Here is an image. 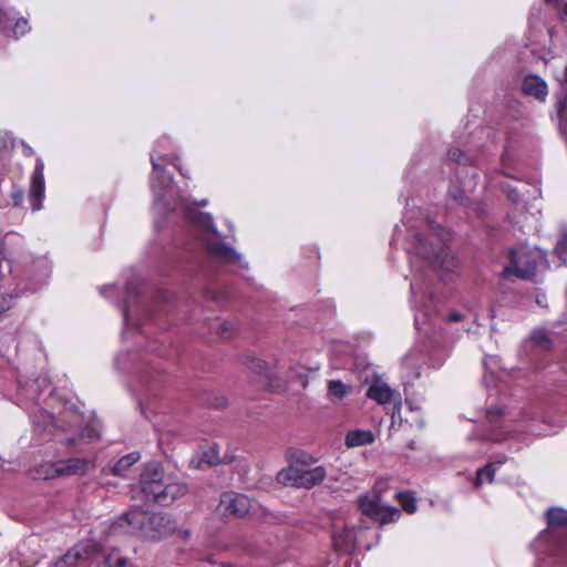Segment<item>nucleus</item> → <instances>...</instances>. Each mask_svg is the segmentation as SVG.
<instances>
[{
	"label": "nucleus",
	"instance_id": "obj_1",
	"mask_svg": "<svg viewBox=\"0 0 567 567\" xmlns=\"http://www.w3.org/2000/svg\"><path fill=\"white\" fill-rule=\"evenodd\" d=\"M125 527L126 533L140 534L151 540H161L176 532V524L171 515L161 512L150 514L140 509L131 511L113 523L111 534H118Z\"/></svg>",
	"mask_w": 567,
	"mask_h": 567
},
{
	"label": "nucleus",
	"instance_id": "obj_2",
	"mask_svg": "<svg viewBox=\"0 0 567 567\" xmlns=\"http://www.w3.org/2000/svg\"><path fill=\"white\" fill-rule=\"evenodd\" d=\"M140 484L145 498L161 506L172 505L188 492L185 483L165 478L163 468L155 463L145 467Z\"/></svg>",
	"mask_w": 567,
	"mask_h": 567
},
{
	"label": "nucleus",
	"instance_id": "obj_3",
	"mask_svg": "<svg viewBox=\"0 0 567 567\" xmlns=\"http://www.w3.org/2000/svg\"><path fill=\"white\" fill-rule=\"evenodd\" d=\"M543 259L542 251L519 246L509 251V261L503 269L506 279L530 280L534 278L538 262Z\"/></svg>",
	"mask_w": 567,
	"mask_h": 567
},
{
	"label": "nucleus",
	"instance_id": "obj_4",
	"mask_svg": "<svg viewBox=\"0 0 567 567\" xmlns=\"http://www.w3.org/2000/svg\"><path fill=\"white\" fill-rule=\"evenodd\" d=\"M194 223L202 227L207 236L205 245L210 257L221 262H233L239 258L231 247L220 243L216 237H210V235H215L216 231L212 217L208 214L199 213L195 217Z\"/></svg>",
	"mask_w": 567,
	"mask_h": 567
},
{
	"label": "nucleus",
	"instance_id": "obj_5",
	"mask_svg": "<svg viewBox=\"0 0 567 567\" xmlns=\"http://www.w3.org/2000/svg\"><path fill=\"white\" fill-rule=\"evenodd\" d=\"M414 238V249L416 254L426 259L434 268H439L447 272L453 271L456 268L457 262L446 247L440 246L439 248H434L433 245L419 233L415 234Z\"/></svg>",
	"mask_w": 567,
	"mask_h": 567
},
{
	"label": "nucleus",
	"instance_id": "obj_6",
	"mask_svg": "<svg viewBox=\"0 0 567 567\" xmlns=\"http://www.w3.org/2000/svg\"><path fill=\"white\" fill-rule=\"evenodd\" d=\"M358 505L362 514L369 516L381 525L395 522L401 516V512L396 507L383 505L379 494L372 498L369 496L359 497Z\"/></svg>",
	"mask_w": 567,
	"mask_h": 567
},
{
	"label": "nucleus",
	"instance_id": "obj_7",
	"mask_svg": "<svg viewBox=\"0 0 567 567\" xmlns=\"http://www.w3.org/2000/svg\"><path fill=\"white\" fill-rule=\"evenodd\" d=\"M251 508L250 499L244 494L225 493L219 503V509L224 514L235 517H244Z\"/></svg>",
	"mask_w": 567,
	"mask_h": 567
},
{
	"label": "nucleus",
	"instance_id": "obj_8",
	"mask_svg": "<svg viewBox=\"0 0 567 567\" xmlns=\"http://www.w3.org/2000/svg\"><path fill=\"white\" fill-rule=\"evenodd\" d=\"M30 31L29 21L24 18H17L0 9V32L6 37L18 39Z\"/></svg>",
	"mask_w": 567,
	"mask_h": 567
},
{
	"label": "nucleus",
	"instance_id": "obj_9",
	"mask_svg": "<svg viewBox=\"0 0 567 567\" xmlns=\"http://www.w3.org/2000/svg\"><path fill=\"white\" fill-rule=\"evenodd\" d=\"M367 396L377 401L379 404H386L394 402V410L400 412L401 410V395L392 390L385 382L375 380L368 389Z\"/></svg>",
	"mask_w": 567,
	"mask_h": 567
},
{
	"label": "nucleus",
	"instance_id": "obj_10",
	"mask_svg": "<svg viewBox=\"0 0 567 567\" xmlns=\"http://www.w3.org/2000/svg\"><path fill=\"white\" fill-rule=\"evenodd\" d=\"M94 467L89 458H70L52 465L56 476L84 475Z\"/></svg>",
	"mask_w": 567,
	"mask_h": 567
},
{
	"label": "nucleus",
	"instance_id": "obj_11",
	"mask_svg": "<svg viewBox=\"0 0 567 567\" xmlns=\"http://www.w3.org/2000/svg\"><path fill=\"white\" fill-rule=\"evenodd\" d=\"M44 197V175L43 164L38 163L31 177V185L29 190V199L31 202L32 210L37 212L42 207V199Z\"/></svg>",
	"mask_w": 567,
	"mask_h": 567
},
{
	"label": "nucleus",
	"instance_id": "obj_12",
	"mask_svg": "<svg viewBox=\"0 0 567 567\" xmlns=\"http://www.w3.org/2000/svg\"><path fill=\"white\" fill-rule=\"evenodd\" d=\"M524 94L534 96L538 101H545L548 90L546 83L536 75H527L522 85Z\"/></svg>",
	"mask_w": 567,
	"mask_h": 567
},
{
	"label": "nucleus",
	"instance_id": "obj_13",
	"mask_svg": "<svg viewBox=\"0 0 567 567\" xmlns=\"http://www.w3.org/2000/svg\"><path fill=\"white\" fill-rule=\"evenodd\" d=\"M97 550H99L97 545L92 542L81 544V545L74 547L73 549L69 550L63 556L61 561L58 563V566H60L61 564L74 565L78 560L85 559L91 554H94Z\"/></svg>",
	"mask_w": 567,
	"mask_h": 567
},
{
	"label": "nucleus",
	"instance_id": "obj_14",
	"mask_svg": "<svg viewBox=\"0 0 567 567\" xmlns=\"http://www.w3.org/2000/svg\"><path fill=\"white\" fill-rule=\"evenodd\" d=\"M327 476V471L323 466L319 465L313 468H301V477L299 482L300 488L310 489L321 484Z\"/></svg>",
	"mask_w": 567,
	"mask_h": 567
},
{
	"label": "nucleus",
	"instance_id": "obj_15",
	"mask_svg": "<svg viewBox=\"0 0 567 567\" xmlns=\"http://www.w3.org/2000/svg\"><path fill=\"white\" fill-rule=\"evenodd\" d=\"M374 442V434L369 430H353L348 432L346 436V445L348 447H357L368 445Z\"/></svg>",
	"mask_w": 567,
	"mask_h": 567
},
{
	"label": "nucleus",
	"instance_id": "obj_16",
	"mask_svg": "<svg viewBox=\"0 0 567 567\" xmlns=\"http://www.w3.org/2000/svg\"><path fill=\"white\" fill-rule=\"evenodd\" d=\"M301 477V468L298 466H288L287 468L281 470L277 475V481L286 486L299 487V482Z\"/></svg>",
	"mask_w": 567,
	"mask_h": 567
},
{
	"label": "nucleus",
	"instance_id": "obj_17",
	"mask_svg": "<svg viewBox=\"0 0 567 567\" xmlns=\"http://www.w3.org/2000/svg\"><path fill=\"white\" fill-rule=\"evenodd\" d=\"M504 463V461H495L486 464L480 468L476 473L475 486H481L484 482L492 483L494 481L497 468Z\"/></svg>",
	"mask_w": 567,
	"mask_h": 567
},
{
	"label": "nucleus",
	"instance_id": "obj_18",
	"mask_svg": "<svg viewBox=\"0 0 567 567\" xmlns=\"http://www.w3.org/2000/svg\"><path fill=\"white\" fill-rule=\"evenodd\" d=\"M140 460L137 453H131L121 457L112 467L111 473L116 476L124 477L126 471Z\"/></svg>",
	"mask_w": 567,
	"mask_h": 567
},
{
	"label": "nucleus",
	"instance_id": "obj_19",
	"mask_svg": "<svg viewBox=\"0 0 567 567\" xmlns=\"http://www.w3.org/2000/svg\"><path fill=\"white\" fill-rule=\"evenodd\" d=\"M351 391V386L343 383L340 380H330L328 382V398L330 400L341 401L346 398Z\"/></svg>",
	"mask_w": 567,
	"mask_h": 567
},
{
	"label": "nucleus",
	"instance_id": "obj_20",
	"mask_svg": "<svg viewBox=\"0 0 567 567\" xmlns=\"http://www.w3.org/2000/svg\"><path fill=\"white\" fill-rule=\"evenodd\" d=\"M547 524L550 528L567 527V512L561 508H551L547 512Z\"/></svg>",
	"mask_w": 567,
	"mask_h": 567
},
{
	"label": "nucleus",
	"instance_id": "obj_21",
	"mask_svg": "<svg viewBox=\"0 0 567 567\" xmlns=\"http://www.w3.org/2000/svg\"><path fill=\"white\" fill-rule=\"evenodd\" d=\"M97 439V434L93 427L85 426L81 430L79 436H71L66 440V445L74 447L80 441L92 442Z\"/></svg>",
	"mask_w": 567,
	"mask_h": 567
},
{
	"label": "nucleus",
	"instance_id": "obj_22",
	"mask_svg": "<svg viewBox=\"0 0 567 567\" xmlns=\"http://www.w3.org/2000/svg\"><path fill=\"white\" fill-rule=\"evenodd\" d=\"M396 499L406 513L413 514L416 511V499L411 492L398 493Z\"/></svg>",
	"mask_w": 567,
	"mask_h": 567
},
{
	"label": "nucleus",
	"instance_id": "obj_23",
	"mask_svg": "<svg viewBox=\"0 0 567 567\" xmlns=\"http://www.w3.org/2000/svg\"><path fill=\"white\" fill-rule=\"evenodd\" d=\"M234 460L233 456L225 455L220 457L216 447H210L208 451L203 453V461L209 465H217L221 463H230Z\"/></svg>",
	"mask_w": 567,
	"mask_h": 567
},
{
	"label": "nucleus",
	"instance_id": "obj_24",
	"mask_svg": "<svg viewBox=\"0 0 567 567\" xmlns=\"http://www.w3.org/2000/svg\"><path fill=\"white\" fill-rule=\"evenodd\" d=\"M555 252L564 264L567 262V229L561 230L555 246Z\"/></svg>",
	"mask_w": 567,
	"mask_h": 567
},
{
	"label": "nucleus",
	"instance_id": "obj_25",
	"mask_svg": "<svg viewBox=\"0 0 567 567\" xmlns=\"http://www.w3.org/2000/svg\"><path fill=\"white\" fill-rule=\"evenodd\" d=\"M105 564L107 567H131L130 561L118 553H111L105 558Z\"/></svg>",
	"mask_w": 567,
	"mask_h": 567
},
{
	"label": "nucleus",
	"instance_id": "obj_26",
	"mask_svg": "<svg viewBox=\"0 0 567 567\" xmlns=\"http://www.w3.org/2000/svg\"><path fill=\"white\" fill-rule=\"evenodd\" d=\"M244 364L247 365L254 372L261 374L266 372L267 364L265 361L256 359L254 357H246L244 359Z\"/></svg>",
	"mask_w": 567,
	"mask_h": 567
},
{
	"label": "nucleus",
	"instance_id": "obj_27",
	"mask_svg": "<svg viewBox=\"0 0 567 567\" xmlns=\"http://www.w3.org/2000/svg\"><path fill=\"white\" fill-rule=\"evenodd\" d=\"M532 340L543 349H548L550 346L549 337L545 330H535L532 334Z\"/></svg>",
	"mask_w": 567,
	"mask_h": 567
},
{
	"label": "nucleus",
	"instance_id": "obj_28",
	"mask_svg": "<svg viewBox=\"0 0 567 567\" xmlns=\"http://www.w3.org/2000/svg\"><path fill=\"white\" fill-rule=\"evenodd\" d=\"M216 329H217V333L221 338H229L234 330V326H233V323L225 321V322L219 323Z\"/></svg>",
	"mask_w": 567,
	"mask_h": 567
},
{
	"label": "nucleus",
	"instance_id": "obj_29",
	"mask_svg": "<svg viewBox=\"0 0 567 567\" xmlns=\"http://www.w3.org/2000/svg\"><path fill=\"white\" fill-rule=\"evenodd\" d=\"M447 157L451 161L456 162V163H465L466 162L464 153L458 148L450 150L447 153Z\"/></svg>",
	"mask_w": 567,
	"mask_h": 567
},
{
	"label": "nucleus",
	"instance_id": "obj_30",
	"mask_svg": "<svg viewBox=\"0 0 567 567\" xmlns=\"http://www.w3.org/2000/svg\"><path fill=\"white\" fill-rule=\"evenodd\" d=\"M557 113L560 121L567 124V97L558 103Z\"/></svg>",
	"mask_w": 567,
	"mask_h": 567
},
{
	"label": "nucleus",
	"instance_id": "obj_31",
	"mask_svg": "<svg viewBox=\"0 0 567 567\" xmlns=\"http://www.w3.org/2000/svg\"><path fill=\"white\" fill-rule=\"evenodd\" d=\"M153 164V171H154V178L158 179L159 177H164V168L159 166L155 161H152Z\"/></svg>",
	"mask_w": 567,
	"mask_h": 567
},
{
	"label": "nucleus",
	"instance_id": "obj_32",
	"mask_svg": "<svg viewBox=\"0 0 567 567\" xmlns=\"http://www.w3.org/2000/svg\"><path fill=\"white\" fill-rule=\"evenodd\" d=\"M175 533H177V536L184 540V542H188V539L190 538L192 536V530L190 529H182V530H176Z\"/></svg>",
	"mask_w": 567,
	"mask_h": 567
},
{
	"label": "nucleus",
	"instance_id": "obj_33",
	"mask_svg": "<svg viewBox=\"0 0 567 567\" xmlns=\"http://www.w3.org/2000/svg\"><path fill=\"white\" fill-rule=\"evenodd\" d=\"M310 461H311V456L302 453L300 454L299 456L296 457V462L299 463V464H302V465H308L310 464Z\"/></svg>",
	"mask_w": 567,
	"mask_h": 567
},
{
	"label": "nucleus",
	"instance_id": "obj_34",
	"mask_svg": "<svg viewBox=\"0 0 567 567\" xmlns=\"http://www.w3.org/2000/svg\"><path fill=\"white\" fill-rule=\"evenodd\" d=\"M23 198V193L19 190L18 193L13 194V200L14 205H20Z\"/></svg>",
	"mask_w": 567,
	"mask_h": 567
},
{
	"label": "nucleus",
	"instance_id": "obj_35",
	"mask_svg": "<svg viewBox=\"0 0 567 567\" xmlns=\"http://www.w3.org/2000/svg\"><path fill=\"white\" fill-rule=\"evenodd\" d=\"M499 413H501L499 410H496V411L489 410L487 413L488 420L491 422H494L496 420V417L499 415Z\"/></svg>",
	"mask_w": 567,
	"mask_h": 567
},
{
	"label": "nucleus",
	"instance_id": "obj_36",
	"mask_svg": "<svg viewBox=\"0 0 567 567\" xmlns=\"http://www.w3.org/2000/svg\"><path fill=\"white\" fill-rule=\"evenodd\" d=\"M450 320L454 321V322L461 321L462 320V315L458 313V312H453V313L450 315Z\"/></svg>",
	"mask_w": 567,
	"mask_h": 567
},
{
	"label": "nucleus",
	"instance_id": "obj_37",
	"mask_svg": "<svg viewBox=\"0 0 567 567\" xmlns=\"http://www.w3.org/2000/svg\"><path fill=\"white\" fill-rule=\"evenodd\" d=\"M172 181H173V179H172V177L169 176V177H167L165 181H163V182H162V185H163V186H169V185H171V183H172Z\"/></svg>",
	"mask_w": 567,
	"mask_h": 567
},
{
	"label": "nucleus",
	"instance_id": "obj_38",
	"mask_svg": "<svg viewBox=\"0 0 567 567\" xmlns=\"http://www.w3.org/2000/svg\"><path fill=\"white\" fill-rule=\"evenodd\" d=\"M453 196H454V199L458 200L461 204L464 203V199H465L464 196H462V195L460 197L456 195H453Z\"/></svg>",
	"mask_w": 567,
	"mask_h": 567
},
{
	"label": "nucleus",
	"instance_id": "obj_39",
	"mask_svg": "<svg viewBox=\"0 0 567 567\" xmlns=\"http://www.w3.org/2000/svg\"><path fill=\"white\" fill-rule=\"evenodd\" d=\"M47 419L51 422L53 420V416L52 415H47Z\"/></svg>",
	"mask_w": 567,
	"mask_h": 567
},
{
	"label": "nucleus",
	"instance_id": "obj_40",
	"mask_svg": "<svg viewBox=\"0 0 567 567\" xmlns=\"http://www.w3.org/2000/svg\"><path fill=\"white\" fill-rule=\"evenodd\" d=\"M565 14L567 16V4L565 6Z\"/></svg>",
	"mask_w": 567,
	"mask_h": 567
}]
</instances>
